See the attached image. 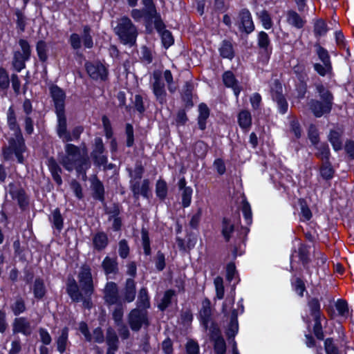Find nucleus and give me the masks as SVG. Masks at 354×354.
Segmentation results:
<instances>
[{"label":"nucleus","mask_w":354,"mask_h":354,"mask_svg":"<svg viewBox=\"0 0 354 354\" xmlns=\"http://www.w3.org/2000/svg\"><path fill=\"white\" fill-rule=\"evenodd\" d=\"M78 283L72 277H68L66 290L72 301L82 302L84 308L90 309L92 306L91 296L94 292L91 269L88 265H83L77 274Z\"/></svg>","instance_id":"nucleus-1"},{"label":"nucleus","mask_w":354,"mask_h":354,"mask_svg":"<svg viewBox=\"0 0 354 354\" xmlns=\"http://www.w3.org/2000/svg\"><path fill=\"white\" fill-rule=\"evenodd\" d=\"M65 154L62 157L60 164L68 171L73 169L83 180L86 179V171L91 167L89 158L86 149H81L73 144L66 143L64 146Z\"/></svg>","instance_id":"nucleus-2"},{"label":"nucleus","mask_w":354,"mask_h":354,"mask_svg":"<svg viewBox=\"0 0 354 354\" xmlns=\"http://www.w3.org/2000/svg\"><path fill=\"white\" fill-rule=\"evenodd\" d=\"M114 32L123 44L130 46L136 44L138 30L136 26L128 17L124 16L118 19Z\"/></svg>","instance_id":"nucleus-3"},{"label":"nucleus","mask_w":354,"mask_h":354,"mask_svg":"<svg viewBox=\"0 0 354 354\" xmlns=\"http://www.w3.org/2000/svg\"><path fill=\"white\" fill-rule=\"evenodd\" d=\"M8 147L3 149V155L5 160H10L15 154L19 163H23L24 156L22 153L26 150L24 139L21 132L14 133L13 137L8 140Z\"/></svg>","instance_id":"nucleus-4"},{"label":"nucleus","mask_w":354,"mask_h":354,"mask_svg":"<svg viewBox=\"0 0 354 354\" xmlns=\"http://www.w3.org/2000/svg\"><path fill=\"white\" fill-rule=\"evenodd\" d=\"M315 49V53L317 55L319 59L322 62L320 63L313 64L314 70L322 77L326 75L331 74L333 71L332 63L330 61V57L328 51L322 46L319 42H316L314 44Z\"/></svg>","instance_id":"nucleus-5"},{"label":"nucleus","mask_w":354,"mask_h":354,"mask_svg":"<svg viewBox=\"0 0 354 354\" xmlns=\"http://www.w3.org/2000/svg\"><path fill=\"white\" fill-rule=\"evenodd\" d=\"M235 25L241 33L247 35L254 30L255 26L252 14L248 8H242L239 10L235 20Z\"/></svg>","instance_id":"nucleus-6"},{"label":"nucleus","mask_w":354,"mask_h":354,"mask_svg":"<svg viewBox=\"0 0 354 354\" xmlns=\"http://www.w3.org/2000/svg\"><path fill=\"white\" fill-rule=\"evenodd\" d=\"M128 322L133 331H139L142 326L147 327L149 325L147 310L136 308L131 310L128 316Z\"/></svg>","instance_id":"nucleus-7"},{"label":"nucleus","mask_w":354,"mask_h":354,"mask_svg":"<svg viewBox=\"0 0 354 354\" xmlns=\"http://www.w3.org/2000/svg\"><path fill=\"white\" fill-rule=\"evenodd\" d=\"M84 66L87 74L91 79L95 81L106 80L108 71L100 62H86Z\"/></svg>","instance_id":"nucleus-8"},{"label":"nucleus","mask_w":354,"mask_h":354,"mask_svg":"<svg viewBox=\"0 0 354 354\" xmlns=\"http://www.w3.org/2000/svg\"><path fill=\"white\" fill-rule=\"evenodd\" d=\"M9 194L14 201L17 202L19 207L24 210L29 203L28 196L24 188L19 184L10 183Z\"/></svg>","instance_id":"nucleus-9"},{"label":"nucleus","mask_w":354,"mask_h":354,"mask_svg":"<svg viewBox=\"0 0 354 354\" xmlns=\"http://www.w3.org/2000/svg\"><path fill=\"white\" fill-rule=\"evenodd\" d=\"M104 302L108 306L119 304L121 303V299L119 295L118 285L113 281L107 282L103 290Z\"/></svg>","instance_id":"nucleus-10"},{"label":"nucleus","mask_w":354,"mask_h":354,"mask_svg":"<svg viewBox=\"0 0 354 354\" xmlns=\"http://www.w3.org/2000/svg\"><path fill=\"white\" fill-rule=\"evenodd\" d=\"M91 156L94 163L97 166L105 165L107 163V156L105 154V148L102 139L97 137L94 139L93 149Z\"/></svg>","instance_id":"nucleus-11"},{"label":"nucleus","mask_w":354,"mask_h":354,"mask_svg":"<svg viewBox=\"0 0 354 354\" xmlns=\"http://www.w3.org/2000/svg\"><path fill=\"white\" fill-rule=\"evenodd\" d=\"M129 183L130 189L135 199H138L140 196L146 198H149V192L150 191V182L149 179L138 180V181L130 180Z\"/></svg>","instance_id":"nucleus-12"},{"label":"nucleus","mask_w":354,"mask_h":354,"mask_svg":"<svg viewBox=\"0 0 354 354\" xmlns=\"http://www.w3.org/2000/svg\"><path fill=\"white\" fill-rule=\"evenodd\" d=\"M50 96L53 100L55 112H64L65 107V92L57 85H52L49 88Z\"/></svg>","instance_id":"nucleus-13"},{"label":"nucleus","mask_w":354,"mask_h":354,"mask_svg":"<svg viewBox=\"0 0 354 354\" xmlns=\"http://www.w3.org/2000/svg\"><path fill=\"white\" fill-rule=\"evenodd\" d=\"M12 333L15 335L21 333L25 336H30L33 331L30 322L24 317L15 318L12 324Z\"/></svg>","instance_id":"nucleus-14"},{"label":"nucleus","mask_w":354,"mask_h":354,"mask_svg":"<svg viewBox=\"0 0 354 354\" xmlns=\"http://www.w3.org/2000/svg\"><path fill=\"white\" fill-rule=\"evenodd\" d=\"M153 77L154 80L152 84L153 93L156 96V100L162 104L167 102L165 84L161 80L160 73H153Z\"/></svg>","instance_id":"nucleus-15"},{"label":"nucleus","mask_w":354,"mask_h":354,"mask_svg":"<svg viewBox=\"0 0 354 354\" xmlns=\"http://www.w3.org/2000/svg\"><path fill=\"white\" fill-rule=\"evenodd\" d=\"M57 116V125L56 131L58 137L62 139L64 142L71 141L70 132L67 130V122L64 112L56 113Z\"/></svg>","instance_id":"nucleus-16"},{"label":"nucleus","mask_w":354,"mask_h":354,"mask_svg":"<svg viewBox=\"0 0 354 354\" xmlns=\"http://www.w3.org/2000/svg\"><path fill=\"white\" fill-rule=\"evenodd\" d=\"M144 9L147 14L152 15L154 18L153 25L155 28L160 29L163 27V21L160 14L158 12L153 0H141Z\"/></svg>","instance_id":"nucleus-17"},{"label":"nucleus","mask_w":354,"mask_h":354,"mask_svg":"<svg viewBox=\"0 0 354 354\" xmlns=\"http://www.w3.org/2000/svg\"><path fill=\"white\" fill-rule=\"evenodd\" d=\"M308 104L310 110L317 118H320L324 114L329 113L332 109L331 105L315 99H311Z\"/></svg>","instance_id":"nucleus-18"},{"label":"nucleus","mask_w":354,"mask_h":354,"mask_svg":"<svg viewBox=\"0 0 354 354\" xmlns=\"http://www.w3.org/2000/svg\"><path fill=\"white\" fill-rule=\"evenodd\" d=\"M222 80L223 84L227 87L230 88L233 90L234 93L238 100L239 95L242 90L241 86H240L239 81L236 80L234 74L231 71H227L223 73L222 75Z\"/></svg>","instance_id":"nucleus-19"},{"label":"nucleus","mask_w":354,"mask_h":354,"mask_svg":"<svg viewBox=\"0 0 354 354\" xmlns=\"http://www.w3.org/2000/svg\"><path fill=\"white\" fill-rule=\"evenodd\" d=\"M199 315L203 326L205 330H207L209 324L212 322L211 302L209 299L205 298L203 300Z\"/></svg>","instance_id":"nucleus-20"},{"label":"nucleus","mask_w":354,"mask_h":354,"mask_svg":"<svg viewBox=\"0 0 354 354\" xmlns=\"http://www.w3.org/2000/svg\"><path fill=\"white\" fill-rule=\"evenodd\" d=\"M286 17L288 24L297 29L303 28L306 24L305 17L301 16L295 10H288Z\"/></svg>","instance_id":"nucleus-21"},{"label":"nucleus","mask_w":354,"mask_h":354,"mask_svg":"<svg viewBox=\"0 0 354 354\" xmlns=\"http://www.w3.org/2000/svg\"><path fill=\"white\" fill-rule=\"evenodd\" d=\"M136 283L133 279L129 278L126 280L123 290V300L125 302L130 303L134 301L136 295Z\"/></svg>","instance_id":"nucleus-22"},{"label":"nucleus","mask_w":354,"mask_h":354,"mask_svg":"<svg viewBox=\"0 0 354 354\" xmlns=\"http://www.w3.org/2000/svg\"><path fill=\"white\" fill-rule=\"evenodd\" d=\"M102 268L107 276L117 274L119 271L117 258L106 257L102 263Z\"/></svg>","instance_id":"nucleus-23"},{"label":"nucleus","mask_w":354,"mask_h":354,"mask_svg":"<svg viewBox=\"0 0 354 354\" xmlns=\"http://www.w3.org/2000/svg\"><path fill=\"white\" fill-rule=\"evenodd\" d=\"M218 51L220 55L224 59L232 60L235 55L233 44L231 41L227 39L222 41Z\"/></svg>","instance_id":"nucleus-24"},{"label":"nucleus","mask_w":354,"mask_h":354,"mask_svg":"<svg viewBox=\"0 0 354 354\" xmlns=\"http://www.w3.org/2000/svg\"><path fill=\"white\" fill-rule=\"evenodd\" d=\"M68 331V328H63L59 332V335L56 339L57 349L61 354L66 351L67 346L69 344Z\"/></svg>","instance_id":"nucleus-25"},{"label":"nucleus","mask_w":354,"mask_h":354,"mask_svg":"<svg viewBox=\"0 0 354 354\" xmlns=\"http://www.w3.org/2000/svg\"><path fill=\"white\" fill-rule=\"evenodd\" d=\"M315 87L317 93L322 102L331 105L333 104V95L322 83L315 84Z\"/></svg>","instance_id":"nucleus-26"},{"label":"nucleus","mask_w":354,"mask_h":354,"mask_svg":"<svg viewBox=\"0 0 354 354\" xmlns=\"http://www.w3.org/2000/svg\"><path fill=\"white\" fill-rule=\"evenodd\" d=\"M47 165L51 173L53 179L58 185L62 184V179L61 177L62 169L53 158L48 159Z\"/></svg>","instance_id":"nucleus-27"},{"label":"nucleus","mask_w":354,"mask_h":354,"mask_svg":"<svg viewBox=\"0 0 354 354\" xmlns=\"http://www.w3.org/2000/svg\"><path fill=\"white\" fill-rule=\"evenodd\" d=\"M257 46L259 49L265 53L272 51L271 40L269 35L264 31H260L257 34Z\"/></svg>","instance_id":"nucleus-28"},{"label":"nucleus","mask_w":354,"mask_h":354,"mask_svg":"<svg viewBox=\"0 0 354 354\" xmlns=\"http://www.w3.org/2000/svg\"><path fill=\"white\" fill-rule=\"evenodd\" d=\"M93 244L95 250L101 251L109 244V239L104 232H98L93 236Z\"/></svg>","instance_id":"nucleus-29"},{"label":"nucleus","mask_w":354,"mask_h":354,"mask_svg":"<svg viewBox=\"0 0 354 354\" xmlns=\"http://www.w3.org/2000/svg\"><path fill=\"white\" fill-rule=\"evenodd\" d=\"M131 17L136 21H140L142 18L145 19L146 26L153 24L154 18L152 15L147 14V12L142 8L140 9H133L131 12Z\"/></svg>","instance_id":"nucleus-30"},{"label":"nucleus","mask_w":354,"mask_h":354,"mask_svg":"<svg viewBox=\"0 0 354 354\" xmlns=\"http://www.w3.org/2000/svg\"><path fill=\"white\" fill-rule=\"evenodd\" d=\"M239 127L245 131H248L252 126V115L249 111L242 110L238 114Z\"/></svg>","instance_id":"nucleus-31"},{"label":"nucleus","mask_w":354,"mask_h":354,"mask_svg":"<svg viewBox=\"0 0 354 354\" xmlns=\"http://www.w3.org/2000/svg\"><path fill=\"white\" fill-rule=\"evenodd\" d=\"M199 115L198 116V124L201 130H205L206 128V121L209 116V109L208 106L201 103L198 106Z\"/></svg>","instance_id":"nucleus-32"},{"label":"nucleus","mask_w":354,"mask_h":354,"mask_svg":"<svg viewBox=\"0 0 354 354\" xmlns=\"http://www.w3.org/2000/svg\"><path fill=\"white\" fill-rule=\"evenodd\" d=\"M83 45L86 48H92L94 43L92 36V29L90 26L84 25L82 26V32L80 36Z\"/></svg>","instance_id":"nucleus-33"},{"label":"nucleus","mask_w":354,"mask_h":354,"mask_svg":"<svg viewBox=\"0 0 354 354\" xmlns=\"http://www.w3.org/2000/svg\"><path fill=\"white\" fill-rule=\"evenodd\" d=\"M150 307L149 297L146 288H142L138 293L137 300V308L146 310Z\"/></svg>","instance_id":"nucleus-34"},{"label":"nucleus","mask_w":354,"mask_h":354,"mask_svg":"<svg viewBox=\"0 0 354 354\" xmlns=\"http://www.w3.org/2000/svg\"><path fill=\"white\" fill-rule=\"evenodd\" d=\"M49 221L52 223L53 227L60 232L64 227V218L59 208H56L52 212L51 215L49 216Z\"/></svg>","instance_id":"nucleus-35"},{"label":"nucleus","mask_w":354,"mask_h":354,"mask_svg":"<svg viewBox=\"0 0 354 354\" xmlns=\"http://www.w3.org/2000/svg\"><path fill=\"white\" fill-rule=\"evenodd\" d=\"M314 146L317 149L315 155L317 158L320 159L322 162L329 160L330 152L327 143L323 142Z\"/></svg>","instance_id":"nucleus-36"},{"label":"nucleus","mask_w":354,"mask_h":354,"mask_svg":"<svg viewBox=\"0 0 354 354\" xmlns=\"http://www.w3.org/2000/svg\"><path fill=\"white\" fill-rule=\"evenodd\" d=\"M91 187L93 198L103 203L104 201V187L102 183L96 179L92 183Z\"/></svg>","instance_id":"nucleus-37"},{"label":"nucleus","mask_w":354,"mask_h":354,"mask_svg":"<svg viewBox=\"0 0 354 354\" xmlns=\"http://www.w3.org/2000/svg\"><path fill=\"white\" fill-rule=\"evenodd\" d=\"M238 313L236 310H233L231 314L230 322L228 325L227 335L229 338L234 337L239 330Z\"/></svg>","instance_id":"nucleus-38"},{"label":"nucleus","mask_w":354,"mask_h":354,"mask_svg":"<svg viewBox=\"0 0 354 354\" xmlns=\"http://www.w3.org/2000/svg\"><path fill=\"white\" fill-rule=\"evenodd\" d=\"M34 297L37 299H41L46 293L44 281L41 278H36L32 287Z\"/></svg>","instance_id":"nucleus-39"},{"label":"nucleus","mask_w":354,"mask_h":354,"mask_svg":"<svg viewBox=\"0 0 354 354\" xmlns=\"http://www.w3.org/2000/svg\"><path fill=\"white\" fill-rule=\"evenodd\" d=\"M8 125L14 133L21 132L20 127L17 121V117L12 106H10L7 112Z\"/></svg>","instance_id":"nucleus-40"},{"label":"nucleus","mask_w":354,"mask_h":354,"mask_svg":"<svg viewBox=\"0 0 354 354\" xmlns=\"http://www.w3.org/2000/svg\"><path fill=\"white\" fill-rule=\"evenodd\" d=\"M29 58L22 55L21 51H15L13 55L12 66L17 72H20L26 67L25 62Z\"/></svg>","instance_id":"nucleus-41"},{"label":"nucleus","mask_w":354,"mask_h":354,"mask_svg":"<svg viewBox=\"0 0 354 354\" xmlns=\"http://www.w3.org/2000/svg\"><path fill=\"white\" fill-rule=\"evenodd\" d=\"M156 30L160 35L162 45L165 48H168L174 44V40L171 32L168 30H165V25L164 23L162 28H156Z\"/></svg>","instance_id":"nucleus-42"},{"label":"nucleus","mask_w":354,"mask_h":354,"mask_svg":"<svg viewBox=\"0 0 354 354\" xmlns=\"http://www.w3.org/2000/svg\"><path fill=\"white\" fill-rule=\"evenodd\" d=\"M328 30L326 21L322 19L315 20L313 26V32L315 37L319 38L326 35Z\"/></svg>","instance_id":"nucleus-43"},{"label":"nucleus","mask_w":354,"mask_h":354,"mask_svg":"<svg viewBox=\"0 0 354 354\" xmlns=\"http://www.w3.org/2000/svg\"><path fill=\"white\" fill-rule=\"evenodd\" d=\"M193 85L191 83L186 82L182 92V99L183 102L185 103V106L187 107H192L193 106L192 102V92H193Z\"/></svg>","instance_id":"nucleus-44"},{"label":"nucleus","mask_w":354,"mask_h":354,"mask_svg":"<svg viewBox=\"0 0 354 354\" xmlns=\"http://www.w3.org/2000/svg\"><path fill=\"white\" fill-rule=\"evenodd\" d=\"M321 176L326 180L333 178L335 170L329 160L324 161L319 169Z\"/></svg>","instance_id":"nucleus-45"},{"label":"nucleus","mask_w":354,"mask_h":354,"mask_svg":"<svg viewBox=\"0 0 354 354\" xmlns=\"http://www.w3.org/2000/svg\"><path fill=\"white\" fill-rule=\"evenodd\" d=\"M307 305L309 308L310 315L313 317L322 316L321 306L318 299L315 297L309 299Z\"/></svg>","instance_id":"nucleus-46"},{"label":"nucleus","mask_w":354,"mask_h":354,"mask_svg":"<svg viewBox=\"0 0 354 354\" xmlns=\"http://www.w3.org/2000/svg\"><path fill=\"white\" fill-rule=\"evenodd\" d=\"M207 151V145L202 140L196 142L193 146V152L198 158H203L206 156Z\"/></svg>","instance_id":"nucleus-47"},{"label":"nucleus","mask_w":354,"mask_h":354,"mask_svg":"<svg viewBox=\"0 0 354 354\" xmlns=\"http://www.w3.org/2000/svg\"><path fill=\"white\" fill-rule=\"evenodd\" d=\"M106 341L109 347L118 350V337L115 330L109 327L106 330Z\"/></svg>","instance_id":"nucleus-48"},{"label":"nucleus","mask_w":354,"mask_h":354,"mask_svg":"<svg viewBox=\"0 0 354 354\" xmlns=\"http://www.w3.org/2000/svg\"><path fill=\"white\" fill-rule=\"evenodd\" d=\"M168 187L167 183L163 179H159L156 184V194L160 200H164L167 195Z\"/></svg>","instance_id":"nucleus-49"},{"label":"nucleus","mask_w":354,"mask_h":354,"mask_svg":"<svg viewBox=\"0 0 354 354\" xmlns=\"http://www.w3.org/2000/svg\"><path fill=\"white\" fill-rule=\"evenodd\" d=\"M141 241L145 254L147 256L151 255V250L150 246L149 232L145 228H142L141 230Z\"/></svg>","instance_id":"nucleus-50"},{"label":"nucleus","mask_w":354,"mask_h":354,"mask_svg":"<svg viewBox=\"0 0 354 354\" xmlns=\"http://www.w3.org/2000/svg\"><path fill=\"white\" fill-rule=\"evenodd\" d=\"M257 17L265 29L268 30L272 27L273 22L271 16L266 10H263L260 12L257 13Z\"/></svg>","instance_id":"nucleus-51"},{"label":"nucleus","mask_w":354,"mask_h":354,"mask_svg":"<svg viewBox=\"0 0 354 354\" xmlns=\"http://www.w3.org/2000/svg\"><path fill=\"white\" fill-rule=\"evenodd\" d=\"M129 172V176L131 177L130 180L138 181V180H141L143 173L145 171L144 167L142 165L141 162H137L135 165V168L133 170L128 169Z\"/></svg>","instance_id":"nucleus-52"},{"label":"nucleus","mask_w":354,"mask_h":354,"mask_svg":"<svg viewBox=\"0 0 354 354\" xmlns=\"http://www.w3.org/2000/svg\"><path fill=\"white\" fill-rule=\"evenodd\" d=\"M176 292L174 290H168L165 291L158 308L161 310H165L171 303L172 298L175 296Z\"/></svg>","instance_id":"nucleus-53"},{"label":"nucleus","mask_w":354,"mask_h":354,"mask_svg":"<svg viewBox=\"0 0 354 354\" xmlns=\"http://www.w3.org/2000/svg\"><path fill=\"white\" fill-rule=\"evenodd\" d=\"M328 140L335 151H339L342 149V143L341 141V135L339 132L334 130L330 131L328 135Z\"/></svg>","instance_id":"nucleus-54"},{"label":"nucleus","mask_w":354,"mask_h":354,"mask_svg":"<svg viewBox=\"0 0 354 354\" xmlns=\"http://www.w3.org/2000/svg\"><path fill=\"white\" fill-rule=\"evenodd\" d=\"M324 350L326 354H342V351L331 337L326 338L324 340Z\"/></svg>","instance_id":"nucleus-55"},{"label":"nucleus","mask_w":354,"mask_h":354,"mask_svg":"<svg viewBox=\"0 0 354 354\" xmlns=\"http://www.w3.org/2000/svg\"><path fill=\"white\" fill-rule=\"evenodd\" d=\"M36 50L39 60L43 62H46L48 59V46L46 43L43 40L39 41L36 46Z\"/></svg>","instance_id":"nucleus-56"},{"label":"nucleus","mask_w":354,"mask_h":354,"mask_svg":"<svg viewBox=\"0 0 354 354\" xmlns=\"http://www.w3.org/2000/svg\"><path fill=\"white\" fill-rule=\"evenodd\" d=\"M241 210L246 224L248 225H251L252 223V213L251 206L248 201L243 200L242 201Z\"/></svg>","instance_id":"nucleus-57"},{"label":"nucleus","mask_w":354,"mask_h":354,"mask_svg":"<svg viewBox=\"0 0 354 354\" xmlns=\"http://www.w3.org/2000/svg\"><path fill=\"white\" fill-rule=\"evenodd\" d=\"M321 317H313L315 322L313 330L314 335L318 339L323 340L324 338V333L321 323Z\"/></svg>","instance_id":"nucleus-58"},{"label":"nucleus","mask_w":354,"mask_h":354,"mask_svg":"<svg viewBox=\"0 0 354 354\" xmlns=\"http://www.w3.org/2000/svg\"><path fill=\"white\" fill-rule=\"evenodd\" d=\"M216 289V296L218 299L224 297L225 289L223 286V279L221 277H216L214 280Z\"/></svg>","instance_id":"nucleus-59"},{"label":"nucleus","mask_w":354,"mask_h":354,"mask_svg":"<svg viewBox=\"0 0 354 354\" xmlns=\"http://www.w3.org/2000/svg\"><path fill=\"white\" fill-rule=\"evenodd\" d=\"M234 232V225L230 221L224 218L223 220V229L222 234L226 241H229L230 239V234Z\"/></svg>","instance_id":"nucleus-60"},{"label":"nucleus","mask_w":354,"mask_h":354,"mask_svg":"<svg viewBox=\"0 0 354 354\" xmlns=\"http://www.w3.org/2000/svg\"><path fill=\"white\" fill-rule=\"evenodd\" d=\"M116 307L114 309L112 317L115 324L118 326H120L122 324L123 315H124V307L122 303H119V304H115Z\"/></svg>","instance_id":"nucleus-61"},{"label":"nucleus","mask_w":354,"mask_h":354,"mask_svg":"<svg viewBox=\"0 0 354 354\" xmlns=\"http://www.w3.org/2000/svg\"><path fill=\"white\" fill-rule=\"evenodd\" d=\"M234 304V297H227L225 301L223 304L222 306V312L226 317H231V314L233 310V306Z\"/></svg>","instance_id":"nucleus-62"},{"label":"nucleus","mask_w":354,"mask_h":354,"mask_svg":"<svg viewBox=\"0 0 354 354\" xmlns=\"http://www.w3.org/2000/svg\"><path fill=\"white\" fill-rule=\"evenodd\" d=\"M211 325L209 328V335L210 339L213 342L214 340L223 338L221 330L217 324L210 322Z\"/></svg>","instance_id":"nucleus-63"},{"label":"nucleus","mask_w":354,"mask_h":354,"mask_svg":"<svg viewBox=\"0 0 354 354\" xmlns=\"http://www.w3.org/2000/svg\"><path fill=\"white\" fill-rule=\"evenodd\" d=\"M298 254L299 259L306 266L310 261L308 248L305 245H301L298 249Z\"/></svg>","instance_id":"nucleus-64"}]
</instances>
